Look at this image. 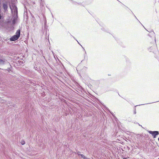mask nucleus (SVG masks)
<instances>
[{
	"label": "nucleus",
	"mask_w": 159,
	"mask_h": 159,
	"mask_svg": "<svg viewBox=\"0 0 159 159\" xmlns=\"http://www.w3.org/2000/svg\"><path fill=\"white\" fill-rule=\"evenodd\" d=\"M158 139H159V138H158Z\"/></svg>",
	"instance_id": "nucleus-10"
},
{
	"label": "nucleus",
	"mask_w": 159,
	"mask_h": 159,
	"mask_svg": "<svg viewBox=\"0 0 159 159\" xmlns=\"http://www.w3.org/2000/svg\"><path fill=\"white\" fill-rule=\"evenodd\" d=\"M11 11L12 17L11 20L12 24L14 25L16 24L18 20V9L16 5L17 3V0H11Z\"/></svg>",
	"instance_id": "nucleus-1"
},
{
	"label": "nucleus",
	"mask_w": 159,
	"mask_h": 159,
	"mask_svg": "<svg viewBox=\"0 0 159 159\" xmlns=\"http://www.w3.org/2000/svg\"><path fill=\"white\" fill-rule=\"evenodd\" d=\"M20 142L21 144L23 145L25 143V142L23 140H20Z\"/></svg>",
	"instance_id": "nucleus-8"
},
{
	"label": "nucleus",
	"mask_w": 159,
	"mask_h": 159,
	"mask_svg": "<svg viewBox=\"0 0 159 159\" xmlns=\"http://www.w3.org/2000/svg\"><path fill=\"white\" fill-rule=\"evenodd\" d=\"M80 156H81V158H83L84 159H89L88 158H87L86 157L84 156L83 154H80Z\"/></svg>",
	"instance_id": "nucleus-7"
},
{
	"label": "nucleus",
	"mask_w": 159,
	"mask_h": 159,
	"mask_svg": "<svg viewBox=\"0 0 159 159\" xmlns=\"http://www.w3.org/2000/svg\"><path fill=\"white\" fill-rule=\"evenodd\" d=\"M148 133L150 134H151L153 136V138H155L156 137V136L157 135L159 134V133L158 131H148Z\"/></svg>",
	"instance_id": "nucleus-4"
},
{
	"label": "nucleus",
	"mask_w": 159,
	"mask_h": 159,
	"mask_svg": "<svg viewBox=\"0 0 159 159\" xmlns=\"http://www.w3.org/2000/svg\"><path fill=\"white\" fill-rule=\"evenodd\" d=\"M80 152L79 151H78L77 152V154L78 155V156H80Z\"/></svg>",
	"instance_id": "nucleus-9"
},
{
	"label": "nucleus",
	"mask_w": 159,
	"mask_h": 159,
	"mask_svg": "<svg viewBox=\"0 0 159 159\" xmlns=\"http://www.w3.org/2000/svg\"><path fill=\"white\" fill-rule=\"evenodd\" d=\"M158 140V141H159V140Z\"/></svg>",
	"instance_id": "nucleus-11"
},
{
	"label": "nucleus",
	"mask_w": 159,
	"mask_h": 159,
	"mask_svg": "<svg viewBox=\"0 0 159 159\" xmlns=\"http://www.w3.org/2000/svg\"><path fill=\"white\" fill-rule=\"evenodd\" d=\"M158 159H159V158Z\"/></svg>",
	"instance_id": "nucleus-12"
},
{
	"label": "nucleus",
	"mask_w": 159,
	"mask_h": 159,
	"mask_svg": "<svg viewBox=\"0 0 159 159\" xmlns=\"http://www.w3.org/2000/svg\"><path fill=\"white\" fill-rule=\"evenodd\" d=\"M2 27L6 31H8L10 30V20H9L1 25Z\"/></svg>",
	"instance_id": "nucleus-2"
},
{
	"label": "nucleus",
	"mask_w": 159,
	"mask_h": 159,
	"mask_svg": "<svg viewBox=\"0 0 159 159\" xmlns=\"http://www.w3.org/2000/svg\"><path fill=\"white\" fill-rule=\"evenodd\" d=\"M7 61L5 60L0 59V65H2L6 64Z\"/></svg>",
	"instance_id": "nucleus-6"
},
{
	"label": "nucleus",
	"mask_w": 159,
	"mask_h": 159,
	"mask_svg": "<svg viewBox=\"0 0 159 159\" xmlns=\"http://www.w3.org/2000/svg\"><path fill=\"white\" fill-rule=\"evenodd\" d=\"M20 30H18L16 31V35L12 36L11 38V41H15L17 40L20 37Z\"/></svg>",
	"instance_id": "nucleus-3"
},
{
	"label": "nucleus",
	"mask_w": 159,
	"mask_h": 159,
	"mask_svg": "<svg viewBox=\"0 0 159 159\" xmlns=\"http://www.w3.org/2000/svg\"><path fill=\"white\" fill-rule=\"evenodd\" d=\"M3 11L5 13H7V3H4L3 4Z\"/></svg>",
	"instance_id": "nucleus-5"
}]
</instances>
